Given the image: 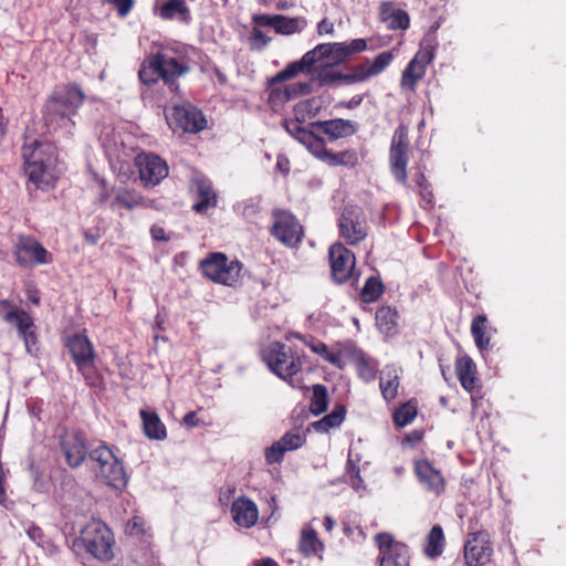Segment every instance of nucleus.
<instances>
[{
    "mask_svg": "<svg viewBox=\"0 0 566 566\" xmlns=\"http://www.w3.org/2000/svg\"><path fill=\"white\" fill-rule=\"evenodd\" d=\"M24 171L39 189H48L55 185L62 174L56 148L51 143L32 139L22 147Z\"/></svg>",
    "mask_w": 566,
    "mask_h": 566,
    "instance_id": "f257e3e1",
    "label": "nucleus"
},
{
    "mask_svg": "<svg viewBox=\"0 0 566 566\" xmlns=\"http://www.w3.org/2000/svg\"><path fill=\"white\" fill-rule=\"evenodd\" d=\"M85 95L76 84H67L52 93L45 105V120L49 125L70 128L72 117L84 103Z\"/></svg>",
    "mask_w": 566,
    "mask_h": 566,
    "instance_id": "f03ea898",
    "label": "nucleus"
},
{
    "mask_svg": "<svg viewBox=\"0 0 566 566\" xmlns=\"http://www.w3.org/2000/svg\"><path fill=\"white\" fill-rule=\"evenodd\" d=\"M188 71L189 66L186 63L172 56L169 49H163L143 62L139 78L145 84H153L163 78L165 83L174 85L175 80Z\"/></svg>",
    "mask_w": 566,
    "mask_h": 566,
    "instance_id": "7ed1b4c3",
    "label": "nucleus"
},
{
    "mask_svg": "<svg viewBox=\"0 0 566 566\" xmlns=\"http://www.w3.org/2000/svg\"><path fill=\"white\" fill-rule=\"evenodd\" d=\"M262 358L273 374L289 381L292 387L302 388V386L294 380V377L302 369V357L290 347L279 342L271 343L263 349Z\"/></svg>",
    "mask_w": 566,
    "mask_h": 566,
    "instance_id": "20e7f679",
    "label": "nucleus"
},
{
    "mask_svg": "<svg viewBox=\"0 0 566 566\" xmlns=\"http://www.w3.org/2000/svg\"><path fill=\"white\" fill-rule=\"evenodd\" d=\"M91 459L97 464L95 468L97 476L109 488L122 490L127 484V475L120 459L114 451L99 446L90 453Z\"/></svg>",
    "mask_w": 566,
    "mask_h": 566,
    "instance_id": "39448f33",
    "label": "nucleus"
},
{
    "mask_svg": "<svg viewBox=\"0 0 566 566\" xmlns=\"http://www.w3.org/2000/svg\"><path fill=\"white\" fill-rule=\"evenodd\" d=\"M81 542L86 551L99 560H111L114 556L113 545L115 543L113 533L108 526L99 521L92 520L81 532Z\"/></svg>",
    "mask_w": 566,
    "mask_h": 566,
    "instance_id": "423d86ee",
    "label": "nucleus"
},
{
    "mask_svg": "<svg viewBox=\"0 0 566 566\" xmlns=\"http://www.w3.org/2000/svg\"><path fill=\"white\" fill-rule=\"evenodd\" d=\"M200 269L209 280L233 285L239 281L242 265L239 261H229L223 253L214 252L200 262Z\"/></svg>",
    "mask_w": 566,
    "mask_h": 566,
    "instance_id": "0eeeda50",
    "label": "nucleus"
},
{
    "mask_svg": "<svg viewBox=\"0 0 566 566\" xmlns=\"http://www.w3.org/2000/svg\"><path fill=\"white\" fill-rule=\"evenodd\" d=\"M409 161V139L408 129L399 125L392 135L389 165L394 178L403 186H407V165Z\"/></svg>",
    "mask_w": 566,
    "mask_h": 566,
    "instance_id": "6e6552de",
    "label": "nucleus"
},
{
    "mask_svg": "<svg viewBox=\"0 0 566 566\" xmlns=\"http://www.w3.org/2000/svg\"><path fill=\"white\" fill-rule=\"evenodd\" d=\"M169 127L187 133H198L206 128L207 120L203 114L191 104L175 105L165 111Z\"/></svg>",
    "mask_w": 566,
    "mask_h": 566,
    "instance_id": "1a4fd4ad",
    "label": "nucleus"
},
{
    "mask_svg": "<svg viewBox=\"0 0 566 566\" xmlns=\"http://www.w3.org/2000/svg\"><path fill=\"white\" fill-rule=\"evenodd\" d=\"M0 316L3 321L17 327L19 336L24 340L28 353H32V347L38 340L32 317L8 300H0Z\"/></svg>",
    "mask_w": 566,
    "mask_h": 566,
    "instance_id": "9d476101",
    "label": "nucleus"
},
{
    "mask_svg": "<svg viewBox=\"0 0 566 566\" xmlns=\"http://www.w3.org/2000/svg\"><path fill=\"white\" fill-rule=\"evenodd\" d=\"M0 316L3 321L17 327L19 336L24 340L28 353H32V347L38 340L32 317L8 300H0Z\"/></svg>",
    "mask_w": 566,
    "mask_h": 566,
    "instance_id": "9b49d317",
    "label": "nucleus"
},
{
    "mask_svg": "<svg viewBox=\"0 0 566 566\" xmlns=\"http://www.w3.org/2000/svg\"><path fill=\"white\" fill-rule=\"evenodd\" d=\"M139 178L145 187L157 186L168 176L167 163L153 153H140L135 158Z\"/></svg>",
    "mask_w": 566,
    "mask_h": 566,
    "instance_id": "f8f14e48",
    "label": "nucleus"
},
{
    "mask_svg": "<svg viewBox=\"0 0 566 566\" xmlns=\"http://www.w3.org/2000/svg\"><path fill=\"white\" fill-rule=\"evenodd\" d=\"M17 262L22 266L49 264L52 255L32 237H21L14 248Z\"/></svg>",
    "mask_w": 566,
    "mask_h": 566,
    "instance_id": "ddd939ff",
    "label": "nucleus"
},
{
    "mask_svg": "<svg viewBox=\"0 0 566 566\" xmlns=\"http://www.w3.org/2000/svg\"><path fill=\"white\" fill-rule=\"evenodd\" d=\"M376 543L380 552V566H409V549L399 542H394L388 533L376 535Z\"/></svg>",
    "mask_w": 566,
    "mask_h": 566,
    "instance_id": "4468645a",
    "label": "nucleus"
},
{
    "mask_svg": "<svg viewBox=\"0 0 566 566\" xmlns=\"http://www.w3.org/2000/svg\"><path fill=\"white\" fill-rule=\"evenodd\" d=\"M78 371L90 381V371L94 366L95 354L93 345L84 334L69 337L66 343Z\"/></svg>",
    "mask_w": 566,
    "mask_h": 566,
    "instance_id": "2eb2a0df",
    "label": "nucleus"
},
{
    "mask_svg": "<svg viewBox=\"0 0 566 566\" xmlns=\"http://www.w3.org/2000/svg\"><path fill=\"white\" fill-rule=\"evenodd\" d=\"M253 22L261 27H270L282 35L301 33L307 27V20L304 17L290 18L283 14H255Z\"/></svg>",
    "mask_w": 566,
    "mask_h": 566,
    "instance_id": "dca6fc26",
    "label": "nucleus"
},
{
    "mask_svg": "<svg viewBox=\"0 0 566 566\" xmlns=\"http://www.w3.org/2000/svg\"><path fill=\"white\" fill-rule=\"evenodd\" d=\"M493 549L489 535L476 532L470 535L464 546V559L468 566H484L491 560Z\"/></svg>",
    "mask_w": 566,
    "mask_h": 566,
    "instance_id": "f3484780",
    "label": "nucleus"
},
{
    "mask_svg": "<svg viewBox=\"0 0 566 566\" xmlns=\"http://www.w3.org/2000/svg\"><path fill=\"white\" fill-rule=\"evenodd\" d=\"M432 59L433 49L431 46H422L403 70L400 82L401 87L413 91L416 84L424 76L426 67Z\"/></svg>",
    "mask_w": 566,
    "mask_h": 566,
    "instance_id": "a211bd4d",
    "label": "nucleus"
},
{
    "mask_svg": "<svg viewBox=\"0 0 566 566\" xmlns=\"http://www.w3.org/2000/svg\"><path fill=\"white\" fill-rule=\"evenodd\" d=\"M272 233L279 241L289 247L297 244L303 235L302 227L294 216L285 211L275 213Z\"/></svg>",
    "mask_w": 566,
    "mask_h": 566,
    "instance_id": "6ab92c4d",
    "label": "nucleus"
},
{
    "mask_svg": "<svg viewBox=\"0 0 566 566\" xmlns=\"http://www.w3.org/2000/svg\"><path fill=\"white\" fill-rule=\"evenodd\" d=\"M340 235L349 243L356 244L367 235V229L358 209L346 208L339 219Z\"/></svg>",
    "mask_w": 566,
    "mask_h": 566,
    "instance_id": "aec40b11",
    "label": "nucleus"
},
{
    "mask_svg": "<svg viewBox=\"0 0 566 566\" xmlns=\"http://www.w3.org/2000/svg\"><path fill=\"white\" fill-rule=\"evenodd\" d=\"M329 260L334 280L338 283L345 282L350 276L355 266L353 252L342 243H334L329 248Z\"/></svg>",
    "mask_w": 566,
    "mask_h": 566,
    "instance_id": "412c9836",
    "label": "nucleus"
},
{
    "mask_svg": "<svg viewBox=\"0 0 566 566\" xmlns=\"http://www.w3.org/2000/svg\"><path fill=\"white\" fill-rule=\"evenodd\" d=\"M314 65L335 66L347 60V51L344 42L317 44L308 51Z\"/></svg>",
    "mask_w": 566,
    "mask_h": 566,
    "instance_id": "4be33fe9",
    "label": "nucleus"
},
{
    "mask_svg": "<svg viewBox=\"0 0 566 566\" xmlns=\"http://www.w3.org/2000/svg\"><path fill=\"white\" fill-rule=\"evenodd\" d=\"M231 516L233 522L243 528H251L259 520L258 505L247 496H240L231 505Z\"/></svg>",
    "mask_w": 566,
    "mask_h": 566,
    "instance_id": "5701e85b",
    "label": "nucleus"
},
{
    "mask_svg": "<svg viewBox=\"0 0 566 566\" xmlns=\"http://www.w3.org/2000/svg\"><path fill=\"white\" fill-rule=\"evenodd\" d=\"M392 60V52H381L375 59L367 60L365 63L356 66L350 77L355 82H364L370 77L377 76L390 65Z\"/></svg>",
    "mask_w": 566,
    "mask_h": 566,
    "instance_id": "b1692460",
    "label": "nucleus"
},
{
    "mask_svg": "<svg viewBox=\"0 0 566 566\" xmlns=\"http://www.w3.org/2000/svg\"><path fill=\"white\" fill-rule=\"evenodd\" d=\"M415 471L419 482L428 491L439 495L444 491V479L440 471L432 467L428 460L415 462Z\"/></svg>",
    "mask_w": 566,
    "mask_h": 566,
    "instance_id": "393cba45",
    "label": "nucleus"
},
{
    "mask_svg": "<svg viewBox=\"0 0 566 566\" xmlns=\"http://www.w3.org/2000/svg\"><path fill=\"white\" fill-rule=\"evenodd\" d=\"M61 447L66 462L72 468L80 467L87 455L85 440L77 433H66L62 438Z\"/></svg>",
    "mask_w": 566,
    "mask_h": 566,
    "instance_id": "a878e982",
    "label": "nucleus"
},
{
    "mask_svg": "<svg viewBox=\"0 0 566 566\" xmlns=\"http://www.w3.org/2000/svg\"><path fill=\"white\" fill-rule=\"evenodd\" d=\"M379 18L390 30H406L410 22L408 13L391 1L380 3Z\"/></svg>",
    "mask_w": 566,
    "mask_h": 566,
    "instance_id": "bb28decb",
    "label": "nucleus"
},
{
    "mask_svg": "<svg viewBox=\"0 0 566 566\" xmlns=\"http://www.w3.org/2000/svg\"><path fill=\"white\" fill-rule=\"evenodd\" d=\"M325 549V544L319 539L317 532L314 530L312 524H306L303 526L298 539V551L305 557L317 556L319 559H323V552Z\"/></svg>",
    "mask_w": 566,
    "mask_h": 566,
    "instance_id": "cd10ccee",
    "label": "nucleus"
},
{
    "mask_svg": "<svg viewBox=\"0 0 566 566\" xmlns=\"http://www.w3.org/2000/svg\"><path fill=\"white\" fill-rule=\"evenodd\" d=\"M154 10L164 20L190 21L189 9L184 0H156Z\"/></svg>",
    "mask_w": 566,
    "mask_h": 566,
    "instance_id": "c85d7f7f",
    "label": "nucleus"
},
{
    "mask_svg": "<svg viewBox=\"0 0 566 566\" xmlns=\"http://www.w3.org/2000/svg\"><path fill=\"white\" fill-rule=\"evenodd\" d=\"M308 346L313 353L317 354L333 366L337 367L338 369L345 368V359L349 357L350 347L337 346L334 348H328V346L322 342H315Z\"/></svg>",
    "mask_w": 566,
    "mask_h": 566,
    "instance_id": "c756f323",
    "label": "nucleus"
},
{
    "mask_svg": "<svg viewBox=\"0 0 566 566\" xmlns=\"http://www.w3.org/2000/svg\"><path fill=\"white\" fill-rule=\"evenodd\" d=\"M192 187L198 196V200L193 205V209L197 212L203 213L217 205V195L212 189L210 180L202 177L196 178Z\"/></svg>",
    "mask_w": 566,
    "mask_h": 566,
    "instance_id": "7c9ffc66",
    "label": "nucleus"
},
{
    "mask_svg": "<svg viewBox=\"0 0 566 566\" xmlns=\"http://www.w3.org/2000/svg\"><path fill=\"white\" fill-rule=\"evenodd\" d=\"M333 139L344 138L357 132V124L349 119L336 118L312 124Z\"/></svg>",
    "mask_w": 566,
    "mask_h": 566,
    "instance_id": "2f4dec72",
    "label": "nucleus"
},
{
    "mask_svg": "<svg viewBox=\"0 0 566 566\" xmlns=\"http://www.w3.org/2000/svg\"><path fill=\"white\" fill-rule=\"evenodd\" d=\"M314 66L312 55L307 51L298 61L290 63L284 70L279 72L275 76H273L270 81V85H275L282 83L284 81L296 77L298 74L303 72H310Z\"/></svg>",
    "mask_w": 566,
    "mask_h": 566,
    "instance_id": "473e14b6",
    "label": "nucleus"
},
{
    "mask_svg": "<svg viewBox=\"0 0 566 566\" xmlns=\"http://www.w3.org/2000/svg\"><path fill=\"white\" fill-rule=\"evenodd\" d=\"M380 390L385 400L390 401L398 395L399 370L395 366H386L380 374Z\"/></svg>",
    "mask_w": 566,
    "mask_h": 566,
    "instance_id": "72a5a7b5",
    "label": "nucleus"
},
{
    "mask_svg": "<svg viewBox=\"0 0 566 566\" xmlns=\"http://www.w3.org/2000/svg\"><path fill=\"white\" fill-rule=\"evenodd\" d=\"M145 434L151 440H164L167 437L165 424L155 411L140 410Z\"/></svg>",
    "mask_w": 566,
    "mask_h": 566,
    "instance_id": "f704fd0d",
    "label": "nucleus"
},
{
    "mask_svg": "<svg viewBox=\"0 0 566 566\" xmlns=\"http://www.w3.org/2000/svg\"><path fill=\"white\" fill-rule=\"evenodd\" d=\"M348 358L354 360L356 370L363 380L371 381L376 378L378 364L366 357L363 352L350 347Z\"/></svg>",
    "mask_w": 566,
    "mask_h": 566,
    "instance_id": "c9c22d12",
    "label": "nucleus"
},
{
    "mask_svg": "<svg viewBox=\"0 0 566 566\" xmlns=\"http://www.w3.org/2000/svg\"><path fill=\"white\" fill-rule=\"evenodd\" d=\"M455 371L461 386L467 390L471 391L475 387V364L468 357H461L455 363Z\"/></svg>",
    "mask_w": 566,
    "mask_h": 566,
    "instance_id": "e433bc0d",
    "label": "nucleus"
},
{
    "mask_svg": "<svg viewBox=\"0 0 566 566\" xmlns=\"http://www.w3.org/2000/svg\"><path fill=\"white\" fill-rule=\"evenodd\" d=\"M111 206L113 209L123 207L125 209L133 210L139 207H147V201L143 196L134 190L120 189L116 191Z\"/></svg>",
    "mask_w": 566,
    "mask_h": 566,
    "instance_id": "4c0bfd02",
    "label": "nucleus"
},
{
    "mask_svg": "<svg viewBox=\"0 0 566 566\" xmlns=\"http://www.w3.org/2000/svg\"><path fill=\"white\" fill-rule=\"evenodd\" d=\"M345 415H346L345 407L342 405L336 406L331 413H328L321 420L313 422L312 427L317 432L326 433L331 429L339 427L345 419Z\"/></svg>",
    "mask_w": 566,
    "mask_h": 566,
    "instance_id": "58836bf2",
    "label": "nucleus"
},
{
    "mask_svg": "<svg viewBox=\"0 0 566 566\" xmlns=\"http://www.w3.org/2000/svg\"><path fill=\"white\" fill-rule=\"evenodd\" d=\"M397 312L389 306H382L376 312V325L381 333L392 334L397 327Z\"/></svg>",
    "mask_w": 566,
    "mask_h": 566,
    "instance_id": "ea45409f",
    "label": "nucleus"
},
{
    "mask_svg": "<svg viewBox=\"0 0 566 566\" xmlns=\"http://www.w3.org/2000/svg\"><path fill=\"white\" fill-rule=\"evenodd\" d=\"M359 161V157L356 150L346 149L339 153L329 151L325 154V160L329 166H344V167H355Z\"/></svg>",
    "mask_w": 566,
    "mask_h": 566,
    "instance_id": "a19ab883",
    "label": "nucleus"
},
{
    "mask_svg": "<svg viewBox=\"0 0 566 566\" xmlns=\"http://www.w3.org/2000/svg\"><path fill=\"white\" fill-rule=\"evenodd\" d=\"M321 109V102L316 98L301 101L294 106V117L297 122H307L314 118Z\"/></svg>",
    "mask_w": 566,
    "mask_h": 566,
    "instance_id": "79ce46f5",
    "label": "nucleus"
},
{
    "mask_svg": "<svg viewBox=\"0 0 566 566\" xmlns=\"http://www.w3.org/2000/svg\"><path fill=\"white\" fill-rule=\"evenodd\" d=\"M486 322L485 315H478L471 324V333L480 350H484L490 344V337L486 336Z\"/></svg>",
    "mask_w": 566,
    "mask_h": 566,
    "instance_id": "37998d69",
    "label": "nucleus"
},
{
    "mask_svg": "<svg viewBox=\"0 0 566 566\" xmlns=\"http://www.w3.org/2000/svg\"><path fill=\"white\" fill-rule=\"evenodd\" d=\"M428 543L424 552L430 557H437L442 554L444 547V535L442 527L434 525L427 538Z\"/></svg>",
    "mask_w": 566,
    "mask_h": 566,
    "instance_id": "c03bdc74",
    "label": "nucleus"
},
{
    "mask_svg": "<svg viewBox=\"0 0 566 566\" xmlns=\"http://www.w3.org/2000/svg\"><path fill=\"white\" fill-rule=\"evenodd\" d=\"M327 390L323 385L313 386V397L311 401V412L315 416H318L326 411L327 409Z\"/></svg>",
    "mask_w": 566,
    "mask_h": 566,
    "instance_id": "a18cd8bd",
    "label": "nucleus"
},
{
    "mask_svg": "<svg viewBox=\"0 0 566 566\" xmlns=\"http://www.w3.org/2000/svg\"><path fill=\"white\" fill-rule=\"evenodd\" d=\"M417 415V407L411 401L403 403L394 413V421L397 427H406L415 419Z\"/></svg>",
    "mask_w": 566,
    "mask_h": 566,
    "instance_id": "49530a36",
    "label": "nucleus"
},
{
    "mask_svg": "<svg viewBox=\"0 0 566 566\" xmlns=\"http://www.w3.org/2000/svg\"><path fill=\"white\" fill-rule=\"evenodd\" d=\"M382 293V284L376 277H369L360 293V296L364 302L371 303L375 302Z\"/></svg>",
    "mask_w": 566,
    "mask_h": 566,
    "instance_id": "de8ad7c7",
    "label": "nucleus"
},
{
    "mask_svg": "<svg viewBox=\"0 0 566 566\" xmlns=\"http://www.w3.org/2000/svg\"><path fill=\"white\" fill-rule=\"evenodd\" d=\"M306 147V149L313 154L316 158L324 161L325 160V154L328 153V150L325 147L324 140L313 133L307 135V137L302 143Z\"/></svg>",
    "mask_w": 566,
    "mask_h": 566,
    "instance_id": "09e8293b",
    "label": "nucleus"
},
{
    "mask_svg": "<svg viewBox=\"0 0 566 566\" xmlns=\"http://www.w3.org/2000/svg\"><path fill=\"white\" fill-rule=\"evenodd\" d=\"M316 77L321 85H332L345 78L340 72L333 69V66H325L318 64Z\"/></svg>",
    "mask_w": 566,
    "mask_h": 566,
    "instance_id": "8fccbe9b",
    "label": "nucleus"
},
{
    "mask_svg": "<svg viewBox=\"0 0 566 566\" xmlns=\"http://www.w3.org/2000/svg\"><path fill=\"white\" fill-rule=\"evenodd\" d=\"M304 122H297L295 117L293 119H285L283 123V126L286 129V132L301 144L304 142L307 135L312 133L301 125Z\"/></svg>",
    "mask_w": 566,
    "mask_h": 566,
    "instance_id": "3c124183",
    "label": "nucleus"
},
{
    "mask_svg": "<svg viewBox=\"0 0 566 566\" xmlns=\"http://www.w3.org/2000/svg\"><path fill=\"white\" fill-rule=\"evenodd\" d=\"M286 451H292L301 448L305 442V436L298 431L285 433L280 440Z\"/></svg>",
    "mask_w": 566,
    "mask_h": 566,
    "instance_id": "603ef678",
    "label": "nucleus"
},
{
    "mask_svg": "<svg viewBox=\"0 0 566 566\" xmlns=\"http://www.w3.org/2000/svg\"><path fill=\"white\" fill-rule=\"evenodd\" d=\"M287 95L285 94V91L281 83L275 85H270L269 91V103L274 108L277 109L281 106H283L286 102H289Z\"/></svg>",
    "mask_w": 566,
    "mask_h": 566,
    "instance_id": "864d4df0",
    "label": "nucleus"
},
{
    "mask_svg": "<svg viewBox=\"0 0 566 566\" xmlns=\"http://www.w3.org/2000/svg\"><path fill=\"white\" fill-rule=\"evenodd\" d=\"M287 99L291 101L300 95H305L311 92V85L308 83H292L289 85H282Z\"/></svg>",
    "mask_w": 566,
    "mask_h": 566,
    "instance_id": "5fc2aeb1",
    "label": "nucleus"
},
{
    "mask_svg": "<svg viewBox=\"0 0 566 566\" xmlns=\"http://www.w3.org/2000/svg\"><path fill=\"white\" fill-rule=\"evenodd\" d=\"M286 450L283 448L280 441L273 443L265 450L266 462L270 464L280 462Z\"/></svg>",
    "mask_w": 566,
    "mask_h": 566,
    "instance_id": "6e6d98bb",
    "label": "nucleus"
},
{
    "mask_svg": "<svg viewBox=\"0 0 566 566\" xmlns=\"http://www.w3.org/2000/svg\"><path fill=\"white\" fill-rule=\"evenodd\" d=\"M145 521L139 516H135L127 522L126 533L130 536H138L145 532Z\"/></svg>",
    "mask_w": 566,
    "mask_h": 566,
    "instance_id": "4d7b16f0",
    "label": "nucleus"
},
{
    "mask_svg": "<svg viewBox=\"0 0 566 566\" xmlns=\"http://www.w3.org/2000/svg\"><path fill=\"white\" fill-rule=\"evenodd\" d=\"M347 51V57L352 54L360 53L367 50V42L365 39H355L350 42H344Z\"/></svg>",
    "mask_w": 566,
    "mask_h": 566,
    "instance_id": "13d9d810",
    "label": "nucleus"
},
{
    "mask_svg": "<svg viewBox=\"0 0 566 566\" xmlns=\"http://www.w3.org/2000/svg\"><path fill=\"white\" fill-rule=\"evenodd\" d=\"M25 532H27L28 537L33 543H35L39 546L41 545L44 535H43L42 530L38 525H35L34 523H29L25 528Z\"/></svg>",
    "mask_w": 566,
    "mask_h": 566,
    "instance_id": "bf43d9fd",
    "label": "nucleus"
},
{
    "mask_svg": "<svg viewBox=\"0 0 566 566\" xmlns=\"http://www.w3.org/2000/svg\"><path fill=\"white\" fill-rule=\"evenodd\" d=\"M416 182L420 189V196L422 197V199L428 203L430 205L432 202V199H433V195L431 191H428L427 190V185H426V178L423 176V174H419L416 178Z\"/></svg>",
    "mask_w": 566,
    "mask_h": 566,
    "instance_id": "052dcab7",
    "label": "nucleus"
},
{
    "mask_svg": "<svg viewBox=\"0 0 566 566\" xmlns=\"http://www.w3.org/2000/svg\"><path fill=\"white\" fill-rule=\"evenodd\" d=\"M317 34L318 35H333L335 32L334 23L328 19H323L317 24Z\"/></svg>",
    "mask_w": 566,
    "mask_h": 566,
    "instance_id": "680f3d73",
    "label": "nucleus"
},
{
    "mask_svg": "<svg viewBox=\"0 0 566 566\" xmlns=\"http://www.w3.org/2000/svg\"><path fill=\"white\" fill-rule=\"evenodd\" d=\"M151 238L156 241H168L169 237L166 235L165 229L159 224H154L150 228Z\"/></svg>",
    "mask_w": 566,
    "mask_h": 566,
    "instance_id": "e2e57ef3",
    "label": "nucleus"
},
{
    "mask_svg": "<svg viewBox=\"0 0 566 566\" xmlns=\"http://www.w3.org/2000/svg\"><path fill=\"white\" fill-rule=\"evenodd\" d=\"M25 294L30 302H32L33 304H39L40 294L38 289L33 284H28L25 286Z\"/></svg>",
    "mask_w": 566,
    "mask_h": 566,
    "instance_id": "0e129e2a",
    "label": "nucleus"
},
{
    "mask_svg": "<svg viewBox=\"0 0 566 566\" xmlns=\"http://www.w3.org/2000/svg\"><path fill=\"white\" fill-rule=\"evenodd\" d=\"M198 419H197V416H196V412H188L187 415H185L184 419H182V423L188 427V428H193L196 426H198Z\"/></svg>",
    "mask_w": 566,
    "mask_h": 566,
    "instance_id": "69168bd1",
    "label": "nucleus"
},
{
    "mask_svg": "<svg viewBox=\"0 0 566 566\" xmlns=\"http://www.w3.org/2000/svg\"><path fill=\"white\" fill-rule=\"evenodd\" d=\"M252 38H253L255 41H258V42L262 43L263 45H266V44L269 43V41H270V38H268V36H266V35H265V34H264L260 29H258V28H254V29L252 30Z\"/></svg>",
    "mask_w": 566,
    "mask_h": 566,
    "instance_id": "338daca9",
    "label": "nucleus"
},
{
    "mask_svg": "<svg viewBox=\"0 0 566 566\" xmlns=\"http://www.w3.org/2000/svg\"><path fill=\"white\" fill-rule=\"evenodd\" d=\"M289 160L285 157H279L276 161V168L282 172H287Z\"/></svg>",
    "mask_w": 566,
    "mask_h": 566,
    "instance_id": "774afa93",
    "label": "nucleus"
}]
</instances>
